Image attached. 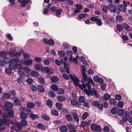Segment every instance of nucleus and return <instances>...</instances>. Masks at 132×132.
Listing matches in <instances>:
<instances>
[{"label":"nucleus","mask_w":132,"mask_h":132,"mask_svg":"<svg viewBox=\"0 0 132 132\" xmlns=\"http://www.w3.org/2000/svg\"><path fill=\"white\" fill-rule=\"evenodd\" d=\"M71 80L74 82V84L75 85L78 86L82 90L86 88V85L85 82L88 81V78L87 77L86 74L82 75L83 78L84 79H82L81 80V82L82 85L78 83L79 82V80L77 78L75 74H73L72 75L70 74H69Z\"/></svg>","instance_id":"f257e3e1"},{"label":"nucleus","mask_w":132,"mask_h":132,"mask_svg":"<svg viewBox=\"0 0 132 132\" xmlns=\"http://www.w3.org/2000/svg\"><path fill=\"white\" fill-rule=\"evenodd\" d=\"M88 90H87L85 89L83 90L84 92L88 96H93V95L96 97H97L98 95L97 93L94 88H93L92 91L90 88L88 89Z\"/></svg>","instance_id":"f03ea898"},{"label":"nucleus","mask_w":132,"mask_h":132,"mask_svg":"<svg viewBox=\"0 0 132 132\" xmlns=\"http://www.w3.org/2000/svg\"><path fill=\"white\" fill-rule=\"evenodd\" d=\"M13 104L12 103L9 102H6L3 107V110L5 111H8L13 107Z\"/></svg>","instance_id":"7ed1b4c3"},{"label":"nucleus","mask_w":132,"mask_h":132,"mask_svg":"<svg viewBox=\"0 0 132 132\" xmlns=\"http://www.w3.org/2000/svg\"><path fill=\"white\" fill-rule=\"evenodd\" d=\"M42 71L44 73H46L49 75H50L53 73L54 70L52 68L45 67H43L42 68Z\"/></svg>","instance_id":"20e7f679"},{"label":"nucleus","mask_w":132,"mask_h":132,"mask_svg":"<svg viewBox=\"0 0 132 132\" xmlns=\"http://www.w3.org/2000/svg\"><path fill=\"white\" fill-rule=\"evenodd\" d=\"M0 124L1 126L4 124L6 126H8L10 123V121L8 119L4 118L2 119L0 118Z\"/></svg>","instance_id":"39448f33"},{"label":"nucleus","mask_w":132,"mask_h":132,"mask_svg":"<svg viewBox=\"0 0 132 132\" xmlns=\"http://www.w3.org/2000/svg\"><path fill=\"white\" fill-rule=\"evenodd\" d=\"M90 128L92 130H96L97 131H100L101 130L100 126L97 125L95 123H93L91 125Z\"/></svg>","instance_id":"423d86ee"},{"label":"nucleus","mask_w":132,"mask_h":132,"mask_svg":"<svg viewBox=\"0 0 132 132\" xmlns=\"http://www.w3.org/2000/svg\"><path fill=\"white\" fill-rule=\"evenodd\" d=\"M30 0H18V2L19 3H22L20 5L21 6L24 7L26 4H28L30 2Z\"/></svg>","instance_id":"0eeeda50"},{"label":"nucleus","mask_w":132,"mask_h":132,"mask_svg":"<svg viewBox=\"0 0 132 132\" xmlns=\"http://www.w3.org/2000/svg\"><path fill=\"white\" fill-rule=\"evenodd\" d=\"M88 79L89 80L87 82H85V84H86V87H87L88 89H89L91 88L90 86L91 84H94L93 81L91 77L89 78Z\"/></svg>","instance_id":"6e6552de"},{"label":"nucleus","mask_w":132,"mask_h":132,"mask_svg":"<svg viewBox=\"0 0 132 132\" xmlns=\"http://www.w3.org/2000/svg\"><path fill=\"white\" fill-rule=\"evenodd\" d=\"M109 10L112 12H114L116 11V7L112 4H110L108 6Z\"/></svg>","instance_id":"1a4fd4ad"},{"label":"nucleus","mask_w":132,"mask_h":132,"mask_svg":"<svg viewBox=\"0 0 132 132\" xmlns=\"http://www.w3.org/2000/svg\"><path fill=\"white\" fill-rule=\"evenodd\" d=\"M32 60L31 59H29L25 60L24 62V63L25 65L29 66L30 65L32 64Z\"/></svg>","instance_id":"9d476101"},{"label":"nucleus","mask_w":132,"mask_h":132,"mask_svg":"<svg viewBox=\"0 0 132 132\" xmlns=\"http://www.w3.org/2000/svg\"><path fill=\"white\" fill-rule=\"evenodd\" d=\"M72 116L74 120L76 122H78L79 121V116L75 112H73L72 113Z\"/></svg>","instance_id":"9b49d317"},{"label":"nucleus","mask_w":132,"mask_h":132,"mask_svg":"<svg viewBox=\"0 0 132 132\" xmlns=\"http://www.w3.org/2000/svg\"><path fill=\"white\" fill-rule=\"evenodd\" d=\"M41 118L46 121H48L50 120L49 117L47 114L45 113L42 114L41 116Z\"/></svg>","instance_id":"f8f14e48"},{"label":"nucleus","mask_w":132,"mask_h":132,"mask_svg":"<svg viewBox=\"0 0 132 132\" xmlns=\"http://www.w3.org/2000/svg\"><path fill=\"white\" fill-rule=\"evenodd\" d=\"M34 104L31 102H28L27 105V107L29 109H33L34 108Z\"/></svg>","instance_id":"ddd939ff"},{"label":"nucleus","mask_w":132,"mask_h":132,"mask_svg":"<svg viewBox=\"0 0 132 132\" xmlns=\"http://www.w3.org/2000/svg\"><path fill=\"white\" fill-rule=\"evenodd\" d=\"M21 102L18 99H15L13 101L14 105L17 106H19L21 105Z\"/></svg>","instance_id":"4468645a"},{"label":"nucleus","mask_w":132,"mask_h":132,"mask_svg":"<svg viewBox=\"0 0 132 132\" xmlns=\"http://www.w3.org/2000/svg\"><path fill=\"white\" fill-rule=\"evenodd\" d=\"M58 100L60 102H63L65 100V97L62 95H60L58 96L57 98Z\"/></svg>","instance_id":"2eb2a0df"},{"label":"nucleus","mask_w":132,"mask_h":132,"mask_svg":"<svg viewBox=\"0 0 132 132\" xmlns=\"http://www.w3.org/2000/svg\"><path fill=\"white\" fill-rule=\"evenodd\" d=\"M37 90L40 93L43 92L45 90V89L43 87L42 85H38L37 86Z\"/></svg>","instance_id":"dca6fc26"},{"label":"nucleus","mask_w":132,"mask_h":132,"mask_svg":"<svg viewBox=\"0 0 132 132\" xmlns=\"http://www.w3.org/2000/svg\"><path fill=\"white\" fill-rule=\"evenodd\" d=\"M19 62V60L18 58H15L10 61L11 63H12L14 64H18Z\"/></svg>","instance_id":"f3484780"},{"label":"nucleus","mask_w":132,"mask_h":132,"mask_svg":"<svg viewBox=\"0 0 132 132\" xmlns=\"http://www.w3.org/2000/svg\"><path fill=\"white\" fill-rule=\"evenodd\" d=\"M50 79L52 82H56L59 80V78L55 76H52L51 77Z\"/></svg>","instance_id":"a211bd4d"},{"label":"nucleus","mask_w":132,"mask_h":132,"mask_svg":"<svg viewBox=\"0 0 132 132\" xmlns=\"http://www.w3.org/2000/svg\"><path fill=\"white\" fill-rule=\"evenodd\" d=\"M20 117L21 118L25 119L27 118V115L26 113L22 112L20 113Z\"/></svg>","instance_id":"6ab92c4d"},{"label":"nucleus","mask_w":132,"mask_h":132,"mask_svg":"<svg viewBox=\"0 0 132 132\" xmlns=\"http://www.w3.org/2000/svg\"><path fill=\"white\" fill-rule=\"evenodd\" d=\"M14 125L18 129H20L22 128V126L21 123L18 122H14Z\"/></svg>","instance_id":"aec40b11"},{"label":"nucleus","mask_w":132,"mask_h":132,"mask_svg":"<svg viewBox=\"0 0 132 132\" xmlns=\"http://www.w3.org/2000/svg\"><path fill=\"white\" fill-rule=\"evenodd\" d=\"M37 80L38 82L41 84H43L45 83V79L42 77H39L37 79Z\"/></svg>","instance_id":"412c9836"},{"label":"nucleus","mask_w":132,"mask_h":132,"mask_svg":"<svg viewBox=\"0 0 132 132\" xmlns=\"http://www.w3.org/2000/svg\"><path fill=\"white\" fill-rule=\"evenodd\" d=\"M43 67L42 65L40 64H36L34 66L35 69L37 70H42V68Z\"/></svg>","instance_id":"4be33fe9"},{"label":"nucleus","mask_w":132,"mask_h":132,"mask_svg":"<svg viewBox=\"0 0 132 132\" xmlns=\"http://www.w3.org/2000/svg\"><path fill=\"white\" fill-rule=\"evenodd\" d=\"M123 28L126 30L128 31L130 29V26L127 23H125L122 24Z\"/></svg>","instance_id":"5701e85b"},{"label":"nucleus","mask_w":132,"mask_h":132,"mask_svg":"<svg viewBox=\"0 0 132 132\" xmlns=\"http://www.w3.org/2000/svg\"><path fill=\"white\" fill-rule=\"evenodd\" d=\"M37 127L41 129H44L45 128V126L43 123H39L37 125Z\"/></svg>","instance_id":"b1692460"},{"label":"nucleus","mask_w":132,"mask_h":132,"mask_svg":"<svg viewBox=\"0 0 132 132\" xmlns=\"http://www.w3.org/2000/svg\"><path fill=\"white\" fill-rule=\"evenodd\" d=\"M119 10L122 12H125L126 10L125 7L122 5H120L118 6Z\"/></svg>","instance_id":"393cba45"},{"label":"nucleus","mask_w":132,"mask_h":132,"mask_svg":"<svg viewBox=\"0 0 132 132\" xmlns=\"http://www.w3.org/2000/svg\"><path fill=\"white\" fill-rule=\"evenodd\" d=\"M111 98V96L108 94H105L102 97V98L105 100H107L110 99Z\"/></svg>","instance_id":"a878e982"},{"label":"nucleus","mask_w":132,"mask_h":132,"mask_svg":"<svg viewBox=\"0 0 132 132\" xmlns=\"http://www.w3.org/2000/svg\"><path fill=\"white\" fill-rule=\"evenodd\" d=\"M67 127L64 126H61L59 129V130L60 131V132H67Z\"/></svg>","instance_id":"bb28decb"},{"label":"nucleus","mask_w":132,"mask_h":132,"mask_svg":"<svg viewBox=\"0 0 132 132\" xmlns=\"http://www.w3.org/2000/svg\"><path fill=\"white\" fill-rule=\"evenodd\" d=\"M15 50L14 49L13 50H11L8 52V53L9 55L12 56H14Z\"/></svg>","instance_id":"cd10ccee"},{"label":"nucleus","mask_w":132,"mask_h":132,"mask_svg":"<svg viewBox=\"0 0 132 132\" xmlns=\"http://www.w3.org/2000/svg\"><path fill=\"white\" fill-rule=\"evenodd\" d=\"M30 117L32 120H34L36 119H37L39 117L38 115L33 113L30 114Z\"/></svg>","instance_id":"c85d7f7f"},{"label":"nucleus","mask_w":132,"mask_h":132,"mask_svg":"<svg viewBox=\"0 0 132 132\" xmlns=\"http://www.w3.org/2000/svg\"><path fill=\"white\" fill-rule=\"evenodd\" d=\"M39 73L36 71H32L30 73V75L34 77H37L39 76Z\"/></svg>","instance_id":"c756f323"},{"label":"nucleus","mask_w":132,"mask_h":132,"mask_svg":"<svg viewBox=\"0 0 132 132\" xmlns=\"http://www.w3.org/2000/svg\"><path fill=\"white\" fill-rule=\"evenodd\" d=\"M123 27L121 24H118L116 26V28L119 32H121L123 30Z\"/></svg>","instance_id":"7c9ffc66"},{"label":"nucleus","mask_w":132,"mask_h":132,"mask_svg":"<svg viewBox=\"0 0 132 132\" xmlns=\"http://www.w3.org/2000/svg\"><path fill=\"white\" fill-rule=\"evenodd\" d=\"M51 88L55 92L57 91L58 89L57 86L55 84H53L51 85Z\"/></svg>","instance_id":"2f4dec72"},{"label":"nucleus","mask_w":132,"mask_h":132,"mask_svg":"<svg viewBox=\"0 0 132 132\" xmlns=\"http://www.w3.org/2000/svg\"><path fill=\"white\" fill-rule=\"evenodd\" d=\"M16 64H14L12 63H11V64H9V67L12 69L14 70L16 68Z\"/></svg>","instance_id":"473e14b6"},{"label":"nucleus","mask_w":132,"mask_h":132,"mask_svg":"<svg viewBox=\"0 0 132 132\" xmlns=\"http://www.w3.org/2000/svg\"><path fill=\"white\" fill-rule=\"evenodd\" d=\"M20 122L22 126L25 127L27 125V121L24 119L21 120Z\"/></svg>","instance_id":"72a5a7b5"},{"label":"nucleus","mask_w":132,"mask_h":132,"mask_svg":"<svg viewBox=\"0 0 132 132\" xmlns=\"http://www.w3.org/2000/svg\"><path fill=\"white\" fill-rule=\"evenodd\" d=\"M10 98H15L14 96L15 94V91L14 90H12L10 92Z\"/></svg>","instance_id":"f704fd0d"},{"label":"nucleus","mask_w":132,"mask_h":132,"mask_svg":"<svg viewBox=\"0 0 132 132\" xmlns=\"http://www.w3.org/2000/svg\"><path fill=\"white\" fill-rule=\"evenodd\" d=\"M52 102L51 100L48 99L46 101V104L48 106L51 107L53 105Z\"/></svg>","instance_id":"c9c22d12"},{"label":"nucleus","mask_w":132,"mask_h":132,"mask_svg":"<svg viewBox=\"0 0 132 132\" xmlns=\"http://www.w3.org/2000/svg\"><path fill=\"white\" fill-rule=\"evenodd\" d=\"M17 72L19 75V76L20 77H23L25 75V73L23 71L19 70L17 71Z\"/></svg>","instance_id":"e433bc0d"},{"label":"nucleus","mask_w":132,"mask_h":132,"mask_svg":"<svg viewBox=\"0 0 132 132\" xmlns=\"http://www.w3.org/2000/svg\"><path fill=\"white\" fill-rule=\"evenodd\" d=\"M65 117L67 119V120L69 121H72L73 120V118L70 114H68L67 115L65 116Z\"/></svg>","instance_id":"4c0bfd02"},{"label":"nucleus","mask_w":132,"mask_h":132,"mask_svg":"<svg viewBox=\"0 0 132 132\" xmlns=\"http://www.w3.org/2000/svg\"><path fill=\"white\" fill-rule=\"evenodd\" d=\"M23 53V50H21L19 52H16L15 53L14 56L16 57L17 56H19L20 55L22 54Z\"/></svg>","instance_id":"58836bf2"},{"label":"nucleus","mask_w":132,"mask_h":132,"mask_svg":"<svg viewBox=\"0 0 132 132\" xmlns=\"http://www.w3.org/2000/svg\"><path fill=\"white\" fill-rule=\"evenodd\" d=\"M51 114L54 116H57L58 115V111L55 109L52 110L51 111Z\"/></svg>","instance_id":"ea45409f"},{"label":"nucleus","mask_w":132,"mask_h":132,"mask_svg":"<svg viewBox=\"0 0 132 132\" xmlns=\"http://www.w3.org/2000/svg\"><path fill=\"white\" fill-rule=\"evenodd\" d=\"M8 117H12L13 116L14 113L13 110H10L7 112Z\"/></svg>","instance_id":"a19ab883"},{"label":"nucleus","mask_w":132,"mask_h":132,"mask_svg":"<svg viewBox=\"0 0 132 132\" xmlns=\"http://www.w3.org/2000/svg\"><path fill=\"white\" fill-rule=\"evenodd\" d=\"M12 70L10 68H7L5 69V72L8 75L11 74L12 72Z\"/></svg>","instance_id":"79ce46f5"},{"label":"nucleus","mask_w":132,"mask_h":132,"mask_svg":"<svg viewBox=\"0 0 132 132\" xmlns=\"http://www.w3.org/2000/svg\"><path fill=\"white\" fill-rule=\"evenodd\" d=\"M66 2L68 5L71 6L73 5V2L72 0H66Z\"/></svg>","instance_id":"37998d69"},{"label":"nucleus","mask_w":132,"mask_h":132,"mask_svg":"<svg viewBox=\"0 0 132 132\" xmlns=\"http://www.w3.org/2000/svg\"><path fill=\"white\" fill-rule=\"evenodd\" d=\"M57 92L59 94H63L65 93L64 90L62 88H58Z\"/></svg>","instance_id":"c03bdc74"},{"label":"nucleus","mask_w":132,"mask_h":132,"mask_svg":"<svg viewBox=\"0 0 132 132\" xmlns=\"http://www.w3.org/2000/svg\"><path fill=\"white\" fill-rule=\"evenodd\" d=\"M63 64L64 69H66L65 72H66L68 74L70 72L68 68L67 67V65L66 62H64Z\"/></svg>","instance_id":"a18cd8bd"},{"label":"nucleus","mask_w":132,"mask_h":132,"mask_svg":"<svg viewBox=\"0 0 132 132\" xmlns=\"http://www.w3.org/2000/svg\"><path fill=\"white\" fill-rule=\"evenodd\" d=\"M109 102L111 104L115 105L116 104L117 102L116 99L113 98H111Z\"/></svg>","instance_id":"49530a36"},{"label":"nucleus","mask_w":132,"mask_h":132,"mask_svg":"<svg viewBox=\"0 0 132 132\" xmlns=\"http://www.w3.org/2000/svg\"><path fill=\"white\" fill-rule=\"evenodd\" d=\"M117 113L120 116H123L124 114V111L122 109L118 110Z\"/></svg>","instance_id":"de8ad7c7"},{"label":"nucleus","mask_w":132,"mask_h":132,"mask_svg":"<svg viewBox=\"0 0 132 132\" xmlns=\"http://www.w3.org/2000/svg\"><path fill=\"white\" fill-rule=\"evenodd\" d=\"M55 106L56 108L59 110H60L62 108V105L61 103H56Z\"/></svg>","instance_id":"09e8293b"},{"label":"nucleus","mask_w":132,"mask_h":132,"mask_svg":"<svg viewBox=\"0 0 132 132\" xmlns=\"http://www.w3.org/2000/svg\"><path fill=\"white\" fill-rule=\"evenodd\" d=\"M62 10L61 9H59L55 11V14L56 16H57L58 15L60 14L62 12Z\"/></svg>","instance_id":"8fccbe9b"},{"label":"nucleus","mask_w":132,"mask_h":132,"mask_svg":"<svg viewBox=\"0 0 132 132\" xmlns=\"http://www.w3.org/2000/svg\"><path fill=\"white\" fill-rule=\"evenodd\" d=\"M48 95L50 97H53L55 96V94L54 92L52 91H50L48 92Z\"/></svg>","instance_id":"3c124183"},{"label":"nucleus","mask_w":132,"mask_h":132,"mask_svg":"<svg viewBox=\"0 0 132 132\" xmlns=\"http://www.w3.org/2000/svg\"><path fill=\"white\" fill-rule=\"evenodd\" d=\"M89 116V114L88 113L85 112L82 115V118L83 120L85 119Z\"/></svg>","instance_id":"603ef678"},{"label":"nucleus","mask_w":132,"mask_h":132,"mask_svg":"<svg viewBox=\"0 0 132 132\" xmlns=\"http://www.w3.org/2000/svg\"><path fill=\"white\" fill-rule=\"evenodd\" d=\"M6 54L5 52L3 51L0 52V57L2 58H4L6 57Z\"/></svg>","instance_id":"864d4df0"},{"label":"nucleus","mask_w":132,"mask_h":132,"mask_svg":"<svg viewBox=\"0 0 132 132\" xmlns=\"http://www.w3.org/2000/svg\"><path fill=\"white\" fill-rule=\"evenodd\" d=\"M43 63L45 65H48L50 63V60L48 59H45L43 60Z\"/></svg>","instance_id":"5fc2aeb1"},{"label":"nucleus","mask_w":132,"mask_h":132,"mask_svg":"<svg viewBox=\"0 0 132 132\" xmlns=\"http://www.w3.org/2000/svg\"><path fill=\"white\" fill-rule=\"evenodd\" d=\"M117 109L115 107H113L111 110V112L113 114H115L117 112Z\"/></svg>","instance_id":"6e6d98bb"},{"label":"nucleus","mask_w":132,"mask_h":132,"mask_svg":"<svg viewBox=\"0 0 132 132\" xmlns=\"http://www.w3.org/2000/svg\"><path fill=\"white\" fill-rule=\"evenodd\" d=\"M71 103L73 106L77 105V101L75 99H72L71 100Z\"/></svg>","instance_id":"4d7b16f0"},{"label":"nucleus","mask_w":132,"mask_h":132,"mask_svg":"<svg viewBox=\"0 0 132 132\" xmlns=\"http://www.w3.org/2000/svg\"><path fill=\"white\" fill-rule=\"evenodd\" d=\"M80 102L84 103L85 101V98L83 96H80L79 98Z\"/></svg>","instance_id":"13d9d810"},{"label":"nucleus","mask_w":132,"mask_h":132,"mask_svg":"<svg viewBox=\"0 0 132 132\" xmlns=\"http://www.w3.org/2000/svg\"><path fill=\"white\" fill-rule=\"evenodd\" d=\"M3 61H4V62L6 63H9L10 62L9 58L7 57H5V58H4Z\"/></svg>","instance_id":"bf43d9fd"},{"label":"nucleus","mask_w":132,"mask_h":132,"mask_svg":"<svg viewBox=\"0 0 132 132\" xmlns=\"http://www.w3.org/2000/svg\"><path fill=\"white\" fill-rule=\"evenodd\" d=\"M63 78L66 80H68L69 78V77L68 75L65 73H63L62 75Z\"/></svg>","instance_id":"052dcab7"},{"label":"nucleus","mask_w":132,"mask_h":132,"mask_svg":"<svg viewBox=\"0 0 132 132\" xmlns=\"http://www.w3.org/2000/svg\"><path fill=\"white\" fill-rule=\"evenodd\" d=\"M3 97L5 98H10V95L9 93H5L3 94Z\"/></svg>","instance_id":"680f3d73"},{"label":"nucleus","mask_w":132,"mask_h":132,"mask_svg":"<svg viewBox=\"0 0 132 132\" xmlns=\"http://www.w3.org/2000/svg\"><path fill=\"white\" fill-rule=\"evenodd\" d=\"M102 9L103 12L105 13L106 12L108 9V7L106 5H104Z\"/></svg>","instance_id":"e2e57ef3"},{"label":"nucleus","mask_w":132,"mask_h":132,"mask_svg":"<svg viewBox=\"0 0 132 132\" xmlns=\"http://www.w3.org/2000/svg\"><path fill=\"white\" fill-rule=\"evenodd\" d=\"M96 22V23L98 26H100L101 25L102 22L100 19L98 18Z\"/></svg>","instance_id":"0e129e2a"},{"label":"nucleus","mask_w":132,"mask_h":132,"mask_svg":"<svg viewBox=\"0 0 132 132\" xmlns=\"http://www.w3.org/2000/svg\"><path fill=\"white\" fill-rule=\"evenodd\" d=\"M48 44L51 46L53 45L54 43V40L51 39H50L49 40H48Z\"/></svg>","instance_id":"69168bd1"},{"label":"nucleus","mask_w":132,"mask_h":132,"mask_svg":"<svg viewBox=\"0 0 132 132\" xmlns=\"http://www.w3.org/2000/svg\"><path fill=\"white\" fill-rule=\"evenodd\" d=\"M116 19L117 20L119 21H120L122 20L123 17L121 15H118L116 16Z\"/></svg>","instance_id":"338daca9"},{"label":"nucleus","mask_w":132,"mask_h":132,"mask_svg":"<svg viewBox=\"0 0 132 132\" xmlns=\"http://www.w3.org/2000/svg\"><path fill=\"white\" fill-rule=\"evenodd\" d=\"M58 54L60 57H63L64 55V53L61 51H59L58 53Z\"/></svg>","instance_id":"774afa93"}]
</instances>
